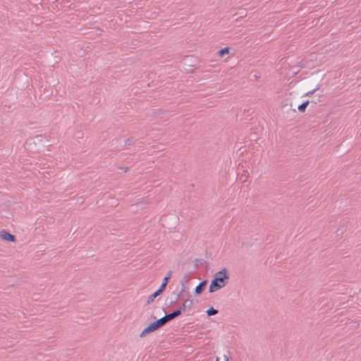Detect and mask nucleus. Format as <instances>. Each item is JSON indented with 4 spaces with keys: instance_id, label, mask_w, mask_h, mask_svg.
I'll return each instance as SVG.
<instances>
[{
    "instance_id": "f257e3e1",
    "label": "nucleus",
    "mask_w": 361,
    "mask_h": 361,
    "mask_svg": "<svg viewBox=\"0 0 361 361\" xmlns=\"http://www.w3.org/2000/svg\"><path fill=\"white\" fill-rule=\"evenodd\" d=\"M229 277V273L226 268L217 271L211 281L209 292L214 293L224 287L227 284Z\"/></svg>"
},
{
    "instance_id": "f03ea898",
    "label": "nucleus",
    "mask_w": 361,
    "mask_h": 361,
    "mask_svg": "<svg viewBox=\"0 0 361 361\" xmlns=\"http://www.w3.org/2000/svg\"><path fill=\"white\" fill-rule=\"evenodd\" d=\"M164 325V321L161 319V318H160V319H157V321L151 323L146 328H145L143 329V331L141 332L140 336L145 337L147 334L160 329Z\"/></svg>"
},
{
    "instance_id": "7ed1b4c3",
    "label": "nucleus",
    "mask_w": 361,
    "mask_h": 361,
    "mask_svg": "<svg viewBox=\"0 0 361 361\" xmlns=\"http://www.w3.org/2000/svg\"><path fill=\"white\" fill-rule=\"evenodd\" d=\"M181 314V310H176L171 313L166 314L165 316L161 317V319L164 321V324L167 322L173 320L176 317L180 316Z\"/></svg>"
},
{
    "instance_id": "20e7f679",
    "label": "nucleus",
    "mask_w": 361,
    "mask_h": 361,
    "mask_svg": "<svg viewBox=\"0 0 361 361\" xmlns=\"http://www.w3.org/2000/svg\"><path fill=\"white\" fill-rule=\"evenodd\" d=\"M0 237L4 240L9 242H15L16 237L15 235L11 234L10 233L3 230L0 232Z\"/></svg>"
},
{
    "instance_id": "39448f33",
    "label": "nucleus",
    "mask_w": 361,
    "mask_h": 361,
    "mask_svg": "<svg viewBox=\"0 0 361 361\" xmlns=\"http://www.w3.org/2000/svg\"><path fill=\"white\" fill-rule=\"evenodd\" d=\"M207 284V280H204L202 281H201L195 288V293L197 295H200L201 294L205 289V287Z\"/></svg>"
},
{
    "instance_id": "423d86ee",
    "label": "nucleus",
    "mask_w": 361,
    "mask_h": 361,
    "mask_svg": "<svg viewBox=\"0 0 361 361\" xmlns=\"http://www.w3.org/2000/svg\"><path fill=\"white\" fill-rule=\"evenodd\" d=\"M192 305V300H186L182 305V306L178 309V310H181V313L185 312L187 308H190Z\"/></svg>"
},
{
    "instance_id": "0eeeda50",
    "label": "nucleus",
    "mask_w": 361,
    "mask_h": 361,
    "mask_svg": "<svg viewBox=\"0 0 361 361\" xmlns=\"http://www.w3.org/2000/svg\"><path fill=\"white\" fill-rule=\"evenodd\" d=\"M160 295V293H158V291H155L154 293L151 294L147 300V302H146V305H148L149 304H151L152 302H154V299L159 296Z\"/></svg>"
},
{
    "instance_id": "6e6552de",
    "label": "nucleus",
    "mask_w": 361,
    "mask_h": 361,
    "mask_svg": "<svg viewBox=\"0 0 361 361\" xmlns=\"http://www.w3.org/2000/svg\"><path fill=\"white\" fill-rule=\"evenodd\" d=\"M182 288L180 293L178 295V297L183 296L184 295H186L187 296L190 297V293L188 291L185 290L186 286L183 283V280H181L180 281Z\"/></svg>"
},
{
    "instance_id": "1a4fd4ad",
    "label": "nucleus",
    "mask_w": 361,
    "mask_h": 361,
    "mask_svg": "<svg viewBox=\"0 0 361 361\" xmlns=\"http://www.w3.org/2000/svg\"><path fill=\"white\" fill-rule=\"evenodd\" d=\"M309 101L307 100L305 102H304L303 103H302L300 105L298 106V109L299 111L300 112H305V109L307 108V106H308L309 104Z\"/></svg>"
},
{
    "instance_id": "9d476101",
    "label": "nucleus",
    "mask_w": 361,
    "mask_h": 361,
    "mask_svg": "<svg viewBox=\"0 0 361 361\" xmlns=\"http://www.w3.org/2000/svg\"><path fill=\"white\" fill-rule=\"evenodd\" d=\"M206 312L207 316L210 317L218 313V310L214 309L213 307H211L207 310Z\"/></svg>"
},
{
    "instance_id": "9b49d317",
    "label": "nucleus",
    "mask_w": 361,
    "mask_h": 361,
    "mask_svg": "<svg viewBox=\"0 0 361 361\" xmlns=\"http://www.w3.org/2000/svg\"><path fill=\"white\" fill-rule=\"evenodd\" d=\"M228 52H229V48H228V47L223 48V49H220V50L219 51V56L220 57H222V56H224V55H226V54H228Z\"/></svg>"
},
{
    "instance_id": "f8f14e48",
    "label": "nucleus",
    "mask_w": 361,
    "mask_h": 361,
    "mask_svg": "<svg viewBox=\"0 0 361 361\" xmlns=\"http://www.w3.org/2000/svg\"><path fill=\"white\" fill-rule=\"evenodd\" d=\"M171 274H172V271L170 270L169 271L167 275L163 279V282L165 283H169V281L170 280L171 277Z\"/></svg>"
},
{
    "instance_id": "ddd939ff",
    "label": "nucleus",
    "mask_w": 361,
    "mask_h": 361,
    "mask_svg": "<svg viewBox=\"0 0 361 361\" xmlns=\"http://www.w3.org/2000/svg\"><path fill=\"white\" fill-rule=\"evenodd\" d=\"M166 286H167V283H164L162 281L161 285L160 286L159 288L157 290L158 293L161 294L165 290Z\"/></svg>"
},
{
    "instance_id": "4468645a",
    "label": "nucleus",
    "mask_w": 361,
    "mask_h": 361,
    "mask_svg": "<svg viewBox=\"0 0 361 361\" xmlns=\"http://www.w3.org/2000/svg\"><path fill=\"white\" fill-rule=\"evenodd\" d=\"M132 144H133V139L128 138L125 140V146L131 145Z\"/></svg>"
},
{
    "instance_id": "2eb2a0df",
    "label": "nucleus",
    "mask_w": 361,
    "mask_h": 361,
    "mask_svg": "<svg viewBox=\"0 0 361 361\" xmlns=\"http://www.w3.org/2000/svg\"><path fill=\"white\" fill-rule=\"evenodd\" d=\"M317 89L312 90V91H310V92H308L305 94L306 96H310L311 94H312L315 91H316Z\"/></svg>"
},
{
    "instance_id": "dca6fc26",
    "label": "nucleus",
    "mask_w": 361,
    "mask_h": 361,
    "mask_svg": "<svg viewBox=\"0 0 361 361\" xmlns=\"http://www.w3.org/2000/svg\"><path fill=\"white\" fill-rule=\"evenodd\" d=\"M182 280H183V283L185 284V282L188 281V279L187 276L184 277Z\"/></svg>"
},
{
    "instance_id": "f3484780",
    "label": "nucleus",
    "mask_w": 361,
    "mask_h": 361,
    "mask_svg": "<svg viewBox=\"0 0 361 361\" xmlns=\"http://www.w3.org/2000/svg\"><path fill=\"white\" fill-rule=\"evenodd\" d=\"M120 169H123V171L124 172H126V171H128V167H126V168H125V169H124V168H120Z\"/></svg>"
},
{
    "instance_id": "a211bd4d",
    "label": "nucleus",
    "mask_w": 361,
    "mask_h": 361,
    "mask_svg": "<svg viewBox=\"0 0 361 361\" xmlns=\"http://www.w3.org/2000/svg\"><path fill=\"white\" fill-rule=\"evenodd\" d=\"M224 358H225L226 361H228V357L226 356H224Z\"/></svg>"
},
{
    "instance_id": "6ab92c4d",
    "label": "nucleus",
    "mask_w": 361,
    "mask_h": 361,
    "mask_svg": "<svg viewBox=\"0 0 361 361\" xmlns=\"http://www.w3.org/2000/svg\"><path fill=\"white\" fill-rule=\"evenodd\" d=\"M216 361H219V358L218 357L216 358Z\"/></svg>"
}]
</instances>
